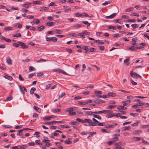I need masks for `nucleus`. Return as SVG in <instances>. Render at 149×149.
Wrapping results in <instances>:
<instances>
[{
	"instance_id": "nucleus-1",
	"label": "nucleus",
	"mask_w": 149,
	"mask_h": 149,
	"mask_svg": "<svg viewBox=\"0 0 149 149\" xmlns=\"http://www.w3.org/2000/svg\"><path fill=\"white\" fill-rule=\"evenodd\" d=\"M84 123H89V125L90 126H95L97 125L96 123H95L92 122V120L89 119H84Z\"/></svg>"
},
{
	"instance_id": "nucleus-2",
	"label": "nucleus",
	"mask_w": 149,
	"mask_h": 149,
	"mask_svg": "<svg viewBox=\"0 0 149 149\" xmlns=\"http://www.w3.org/2000/svg\"><path fill=\"white\" fill-rule=\"evenodd\" d=\"M53 72H56L58 73H61L65 75H68V74L64 70L60 68H56L52 70Z\"/></svg>"
},
{
	"instance_id": "nucleus-3",
	"label": "nucleus",
	"mask_w": 149,
	"mask_h": 149,
	"mask_svg": "<svg viewBox=\"0 0 149 149\" xmlns=\"http://www.w3.org/2000/svg\"><path fill=\"white\" fill-rule=\"evenodd\" d=\"M57 38L55 37H46V41L47 42L52 41L54 42H56L57 40Z\"/></svg>"
},
{
	"instance_id": "nucleus-4",
	"label": "nucleus",
	"mask_w": 149,
	"mask_h": 149,
	"mask_svg": "<svg viewBox=\"0 0 149 149\" xmlns=\"http://www.w3.org/2000/svg\"><path fill=\"white\" fill-rule=\"evenodd\" d=\"M59 123L60 124H63L64 123L63 121H56L55 120H54L52 121H51L50 122H47L45 123V124L46 125H51V123Z\"/></svg>"
},
{
	"instance_id": "nucleus-5",
	"label": "nucleus",
	"mask_w": 149,
	"mask_h": 149,
	"mask_svg": "<svg viewBox=\"0 0 149 149\" xmlns=\"http://www.w3.org/2000/svg\"><path fill=\"white\" fill-rule=\"evenodd\" d=\"M130 74L132 77L136 79H137L138 77H141L139 74L136 73H133L132 71L130 72Z\"/></svg>"
},
{
	"instance_id": "nucleus-6",
	"label": "nucleus",
	"mask_w": 149,
	"mask_h": 149,
	"mask_svg": "<svg viewBox=\"0 0 149 149\" xmlns=\"http://www.w3.org/2000/svg\"><path fill=\"white\" fill-rule=\"evenodd\" d=\"M73 111V108L71 107L68 108L67 109L65 110L66 112H68L70 115L73 116L74 114V112H72Z\"/></svg>"
},
{
	"instance_id": "nucleus-7",
	"label": "nucleus",
	"mask_w": 149,
	"mask_h": 149,
	"mask_svg": "<svg viewBox=\"0 0 149 149\" xmlns=\"http://www.w3.org/2000/svg\"><path fill=\"white\" fill-rule=\"evenodd\" d=\"M18 43H19V45L21 46V48L23 49H25L28 48V46L26 45L23 42L18 41Z\"/></svg>"
},
{
	"instance_id": "nucleus-8",
	"label": "nucleus",
	"mask_w": 149,
	"mask_h": 149,
	"mask_svg": "<svg viewBox=\"0 0 149 149\" xmlns=\"http://www.w3.org/2000/svg\"><path fill=\"white\" fill-rule=\"evenodd\" d=\"M117 125V123H113L111 125H107L105 126V127L107 128H113L114 126Z\"/></svg>"
},
{
	"instance_id": "nucleus-9",
	"label": "nucleus",
	"mask_w": 149,
	"mask_h": 149,
	"mask_svg": "<svg viewBox=\"0 0 149 149\" xmlns=\"http://www.w3.org/2000/svg\"><path fill=\"white\" fill-rule=\"evenodd\" d=\"M31 4V3L26 2L22 5V6L26 8H28L30 6V5Z\"/></svg>"
},
{
	"instance_id": "nucleus-10",
	"label": "nucleus",
	"mask_w": 149,
	"mask_h": 149,
	"mask_svg": "<svg viewBox=\"0 0 149 149\" xmlns=\"http://www.w3.org/2000/svg\"><path fill=\"white\" fill-rule=\"evenodd\" d=\"M6 62L7 64L9 65H11L12 64V60L9 56L7 57L6 58Z\"/></svg>"
},
{
	"instance_id": "nucleus-11",
	"label": "nucleus",
	"mask_w": 149,
	"mask_h": 149,
	"mask_svg": "<svg viewBox=\"0 0 149 149\" xmlns=\"http://www.w3.org/2000/svg\"><path fill=\"white\" fill-rule=\"evenodd\" d=\"M54 116H45L43 118L44 120H50L51 118H54Z\"/></svg>"
},
{
	"instance_id": "nucleus-12",
	"label": "nucleus",
	"mask_w": 149,
	"mask_h": 149,
	"mask_svg": "<svg viewBox=\"0 0 149 149\" xmlns=\"http://www.w3.org/2000/svg\"><path fill=\"white\" fill-rule=\"evenodd\" d=\"M125 143L123 141L120 142L115 144L114 146H122L124 145Z\"/></svg>"
},
{
	"instance_id": "nucleus-13",
	"label": "nucleus",
	"mask_w": 149,
	"mask_h": 149,
	"mask_svg": "<svg viewBox=\"0 0 149 149\" xmlns=\"http://www.w3.org/2000/svg\"><path fill=\"white\" fill-rule=\"evenodd\" d=\"M93 102L94 103L98 104L103 103L105 102V101L102 100H101L99 99H97L96 100H94L93 101Z\"/></svg>"
},
{
	"instance_id": "nucleus-14",
	"label": "nucleus",
	"mask_w": 149,
	"mask_h": 149,
	"mask_svg": "<svg viewBox=\"0 0 149 149\" xmlns=\"http://www.w3.org/2000/svg\"><path fill=\"white\" fill-rule=\"evenodd\" d=\"M116 15V13H114L111 15L106 16V18L107 19H111L114 17Z\"/></svg>"
},
{
	"instance_id": "nucleus-15",
	"label": "nucleus",
	"mask_w": 149,
	"mask_h": 149,
	"mask_svg": "<svg viewBox=\"0 0 149 149\" xmlns=\"http://www.w3.org/2000/svg\"><path fill=\"white\" fill-rule=\"evenodd\" d=\"M61 110L59 109L56 108L53 109L51 110V111L54 113H56L59 112L61 111Z\"/></svg>"
},
{
	"instance_id": "nucleus-16",
	"label": "nucleus",
	"mask_w": 149,
	"mask_h": 149,
	"mask_svg": "<svg viewBox=\"0 0 149 149\" xmlns=\"http://www.w3.org/2000/svg\"><path fill=\"white\" fill-rule=\"evenodd\" d=\"M142 132V131L141 130H137L134 131L132 132V134L136 135L138 133H140Z\"/></svg>"
},
{
	"instance_id": "nucleus-17",
	"label": "nucleus",
	"mask_w": 149,
	"mask_h": 149,
	"mask_svg": "<svg viewBox=\"0 0 149 149\" xmlns=\"http://www.w3.org/2000/svg\"><path fill=\"white\" fill-rule=\"evenodd\" d=\"M4 75H5V74H4ZM4 77L6 79H7L8 80H10V81H11L13 79V78L11 77L8 76L7 75H4Z\"/></svg>"
},
{
	"instance_id": "nucleus-18",
	"label": "nucleus",
	"mask_w": 149,
	"mask_h": 149,
	"mask_svg": "<svg viewBox=\"0 0 149 149\" xmlns=\"http://www.w3.org/2000/svg\"><path fill=\"white\" fill-rule=\"evenodd\" d=\"M49 9V8L47 7H46L45 6H43L41 8V9L40 10V11L41 12H43V11H46L47 10Z\"/></svg>"
},
{
	"instance_id": "nucleus-19",
	"label": "nucleus",
	"mask_w": 149,
	"mask_h": 149,
	"mask_svg": "<svg viewBox=\"0 0 149 149\" xmlns=\"http://www.w3.org/2000/svg\"><path fill=\"white\" fill-rule=\"evenodd\" d=\"M45 27L44 25H41L38 27V30L39 31H42L45 29Z\"/></svg>"
},
{
	"instance_id": "nucleus-20",
	"label": "nucleus",
	"mask_w": 149,
	"mask_h": 149,
	"mask_svg": "<svg viewBox=\"0 0 149 149\" xmlns=\"http://www.w3.org/2000/svg\"><path fill=\"white\" fill-rule=\"evenodd\" d=\"M117 109L120 110H125L127 109V108L122 106H119L118 107Z\"/></svg>"
},
{
	"instance_id": "nucleus-21",
	"label": "nucleus",
	"mask_w": 149,
	"mask_h": 149,
	"mask_svg": "<svg viewBox=\"0 0 149 149\" xmlns=\"http://www.w3.org/2000/svg\"><path fill=\"white\" fill-rule=\"evenodd\" d=\"M108 96L114 97L116 96V94L114 93L110 92L108 93Z\"/></svg>"
},
{
	"instance_id": "nucleus-22",
	"label": "nucleus",
	"mask_w": 149,
	"mask_h": 149,
	"mask_svg": "<svg viewBox=\"0 0 149 149\" xmlns=\"http://www.w3.org/2000/svg\"><path fill=\"white\" fill-rule=\"evenodd\" d=\"M3 29L5 31H9L11 30H13V28L11 27H5L3 28Z\"/></svg>"
},
{
	"instance_id": "nucleus-23",
	"label": "nucleus",
	"mask_w": 149,
	"mask_h": 149,
	"mask_svg": "<svg viewBox=\"0 0 149 149\" xmlns=\"http://www.w3.org/2000/svg\"><path fill=\"white\" fill-rule=\"evenodd\" d=\"M130 60L129 58H127L124 60V63H126L127 66H128L130 64V63L128 62V61Z\"/></svg>"
},
{
	"instance_id": "nucleus-24",
	"label": "nucleus",
	"mask_w": 149,
	"mask_h": 149,
	"mask_svg": "<svg viewBox=\"0 0 149 149\" xmlns=\"http://www.w3.org/2000/svg\"><path fill=\"white\" fill-rule=\"evenodd\" d=\"M134 9L133 7H131L128 8L125 10V12H129L132 11Z\"/></svg>"
},
{
	"instance_id": "nucleus-25",
	"label": "nucleus",
	"mask_w": 149,
	"mask_h": 149,
	"mask_svg": "<svg viewBox=\"0 0 149 149\" xmlns=\"http://www.w3.org/2000/svg\"><path fill=\"white\" fill-rule=\"evenodd\" d=\"M130 129H131V127L130 126L124 127L122 128V130L124 131H125L126 130H129Z\"/></svg>"
},
{
	"instance_id": "nucleus-26",
	"label": "nucleus",
	"mask_w": 149,
	"mask_h": 149,
	"mask_svg": "<svg viewBox=\"0 0 149 149\" xmlns=\"http://www.w3.org/2000/svg\"><path fill=\"white\" fill-rule=\"evenodd\" d=\"M14 27L21 28L22 27V25L19 23H17L15 24Z\"/></svg>"
},
{
	"instance_id": "nucleus-27",
	"label": "nucleus",
	"mask_w": 149,
	"mask_h": 149,
	"mask_svg": "<svg viewBox=\"0 0 149 149\" xmlns=\"http://www.w3.org/2000/svg\"><path fill=\"white\" fill-rule=\"evenodd\" d=\"M46 24L49 26H51L54 25V23L51 22H47Z\"/></svg>"
},
{
	"instance_id": "nucleus-28",
	"label": "nucleus",
	"mask_w": 149,
	"mask_h": 149,
	"mask_svg": "<svg viewBox=\"0 0 149 149\" xmlns=\"http://www.w3.org/2000/svg\"><path fill=\"white\" fill-rule=\"evenodd\" d=\"M36 90L35 88L32 87L31 88L30 91V93L32 95L34 93V91Z\"/></svg>"
},
{
	"instance_id": "nucleus-29",
	"label": "nucleus",
	"mask_w": 149,
	"mask_h": 149,
	"mask_svg": "<svg viewBox=\"0 0 149 149\" xmlns=\"http://www.w3.org/2000/svg\"><path fill=\"white\" fill-rule=\"evenodd\" d=\"M33 108L35 110L37 111L39 113L41 112V110L39 108L35 106H34V107H33Z\"/></svg>"
},
{
	"instance_id": "nucleus-30",
	"label": "nucleus",
	"mask_w": 149,
	"mask_h": 149,
	"mask_svg": "<svg viewBox=\"0 0 149 149\" xmlns=\"http://www.w3.org/2000/svg\"><path fill=\"white\" fill-rule=\"evenodd\" d=\"M94 42H96L97 43H99L101 45H102V44H104V42H103L102 41H101L100 40H95Z\"/></svg>"
},
{
	"instance_id": "nucleus-31",
	"label": "nucleus",
	"mask_w": 149,
	"mask_h": 149,
	"mask_svg": "<svg viewBox=\"0 0 149 149\" xmlns=\"http://www.w3.org/2000/svg\"><path fill=\"white\" fill-rule=\"evenodd\" d=\"M86 113L88 115H94V114H95V112L89 111H87Z\"/></svg>"
},
{
	"instance_id": "nucleus-32",
	"label": "nucleus",
	"mask_w": 149,
	"mask_h": 149,
	"mask_svg": "<svg viewBox=\"0 0 149 149\" xmlns=\"http://www.w3.org/2000/svg\"><path fill=\"white\" fill-rule=\"evenodd\" d=\"M22 130H21L18 131V132L17 133V135L18 136H21L23 135V133L22 132Z\"/></svg>"
},
{
	"instance_id": "nucleus-33",
	"label": "nucleus",
	"mask_w": 149,
	"mask_h": 149,
	"mask_svg": "<svg viewBox=\"0 0 149 149\" xmlns=\"http://www.w3.org/2000/svg\"><path fill=\"white\" fill-rule=\"evenodd\" d=\"M83 13L81 14H80L79 13H75V16L78 17H83Z\"/></svg>"
},
{
	"instance_id": "nucleus-34",
	"label": "nucleus",
	"mask_w": 149,
	"mask_h": 149,
	"mask_svg": "<svg viewBox=\"0 0 149 149\" xmlns=\"http://www.w3.org/2000/svg\"><path fill=\"white\" fill-rule=\"evenodd\" d=\"M35 61L37 63L42 62H45L46 61V60L45 59H44L41 58L38 60H37V61L35 60Z\"/></svg>"
},
{
	"instance_id": "nucleus-35",
	"label": "nucleus",
	"mask_w": 149,
	"mask_h": 149,
	"mask_svg": "<svg viewBox=\"0 0 149 149\" xmlns=\"http://www.w3.org/2000/svg\"><path fill=\"white\" fill-rule=\"evenodd\" d=\"M129 50H136V47L131 46L129 48Z\"/></svg>"
},
{
	"instance_id": "nucleus-36",
	"label": "nucleus",
	"mask_w": 149,
	"mask_h": 149,
	"mask_svg": "<svg viewBox=\"0 0 149 149\" xmlns=\"http://www.w3.org/2000/svg\"><path fill=\"white\" fill-rule=\"evenodd\" d=\"M111 1H106L105 2L102 3V5H103V6H106L108 4L111 3Z\"/></svg>"
},
{
	"instance_id": "nucleus-37",
	"label": "nucleus",
	"mask_w": 149,
	"mask_h": 149,
	"mask_svg": "<svg viewBox=\"0 0 149 149\" xmlns=\"http://www.w3.org/2000/svg\"><path fill=\"white\" fill-rule=\"evenodd\" d=\"M45 139H44L42 141V142L43 143H49L50 141L48 139V138L47 137H45Z\"/></svg>"
},
{
	"instance_id": "nucleus-38",
	"label": "nucleus",
	"mask_w": 149,
	"mask_h": 149,
	"mask_svg": "<svg viewBox=\"0 0 149 149\" xmlns=\"http://www.w3.org/2000/svg\"><path fill=\"white\" fill-rule=\"evenodd\" d=\"M12 36L13 37H20L21 36V35L20 33H19L15 35H13Z\"/></svg>"
},
{
	"instance_id": "nucleus-39",
	"label": "nucleus",
	"mask_w": 149,
	"mask_h": 149,
	"mask_svg": "<svg viewBox=\"0 0 149 149\" xmlns=\"http://www.w3.org/2000/svg\"><path fill=\"white\" fill-rule=\"evenodd\" d=\"M114 116H115V115L114 114H112V113H110V114H107L106 116V117H107V118H110Z\"/></svg>"
},
{
	"instance_id": "nucleus-40",
	"label": "nucleus",
	"mask_w": 149,
	"mask_h": 149,
	"mask_svg": "<svg viewBox=\"0 0 149 149\" xmlns=\"http://www.w3.org/2000/svg\"><path fill=\"white\" fill-rule=\"evenodd\" d=\"M82 22L84 24L87 25V26H89L90 25V23L88 22L87 21H82Z\"/></svg>"
},
{
	"instance_id": "nucleus-41",
	"label": "nucleus",
	"mask_w": 149,
	"mask_h": 149,
	"mask_svg": "<svg viewBox=\"0 0 149 149\" xmlns=\"http://www.w3.org/2000/svg\"><path fill=\"white\" fill-rule=\"evenodd\" d=\"M86 67L85 64H83L82 65V69L81 70V72H84V71L86 68Z\"/></svg>"
},
{
	"instance_id": "nucleus-42",
	"label": "nucleus",
	"mask_w": 149,
	"mask_h": 149,
	"mask_svg": "<svg viewBox=\"0 0 149 149\" xmlns=\"http://www.w3.org/2000/svg\"><path fill=\"white\" fill-rule=\"evenodd\" d=\"M55 32L57 34H61L62 33V32L61 30L58 29H56L55 30Z\"/></svg>"
},
{
	"instance_id": "nucleus-43",
	"label": "nucleus",
	"mask_w": 149,
	"mask_h": 149,
	"mask_svg": "<svg viewBox=\"0 0 149 149\" xmlns=\"http://www.w3.org/2000/svg\"><path fill=\"white\" fill-rule=\"evenodd\" d=\"M111 111L109 110H102V113H104L105 114L109 113L111 112Z\"/></svg>"
},
{
	"instance_id": "nucleus-44",
	"label": "nucleus",
	"mask_w": 149,
	"mask_h": 149,
	"mask_svg": "<svg viewBox=\"0 0 149 149\" xmlns=\"http://www.w3.org/2000/svg\"><path fill=\"white\" fill-rule=\"evenodd\" d=\"M132 26L133 29H136L138 26V25L136 24H132Z\"/></svg>"
},
{
	"instance_id": "nucleus-45",
	"label": "nucleus",
	"mask_w": 149,
	"mask_h": 149,
	"mask_svg": "<svg viewBox=\"0 0 149 149\" xmlns=\"http://www.w3.org/2000/svg\"><path fill=\"white\" fill-rule=\"evenodd\" d=\"M42 2L39 1H33V3L34 4H40Z\"/></svg>"
},
{
	"instance_id": "nucleus-46",
	"label": "nucleus",
	"mask_w": 149,
	"mask_h": 149,
	"mask_svg": "<svg viewBox=\"0 0 149 149\" xmlns=\"http://www.w3.org/2000/svg\"><path fill=\"white\" fill-rule=\"evenodd\" d=\"M93 117L97 118L99 119L100 120L101 119V117L98 115H95L93 116Z\"/></svg>"
},
{
	"instance_id": "nucleus-47",
	"label": "nucleus",
	"mask_w": 149,
	"mask_h": 149,
	"mask_svg": "<svg viewBox=\"0 0 149 149\" xmlns=\"http://www.w3.org/2000/svg\"><path fill=\"white\" fill-rule=\"evenodd\" d=\"M40 141L39 140H37L35 141V143L37 144H39L40 145H42V143L40 142Z\"/></svg>"
},
{
	"instance_id": "nucleus-48",
	"label": "nucleus",
	"mask_w": 149,
	"mask_h": 149,
	"mask_svg": "<svg viewBox=\"0 0 149 149\" xmlns=\"http://www.w3.org/2000/svg\"><path fill=\"white\" fill-rule=\"evenodd\" d=\"M33 21L35 23L38 24L40 23V20L38 19H33Z\"/></svg>"
},
{
	"instance_id": "nucleus-49",
	"label": "nucleus",
	"mask_w": 149,
	"mask_h": 149,
	"mask_svg": "<svg viewBox=\"0 0 149 149\" xmlns=\"http://www.w3.org/2000/svg\"><path fill=\"white\" fill-rule=\"evenodd\" d=\"M84 33L83 32L80 33L78 34V35L79 36H80L81 37V38L83 39L84 38Z\"/></svg>"
},
{
	"instance_id": "nucleus-50",
	"label": "nucleus",
	"mask_w": 149,
	"mask_h": 149,
	"mask_svg": "<svg viewBox=\"0 0 149 149\" xmlns=\"http://www.w3.org/2000/svg\"><path fill=\"white\" fill-rule=\"evenodd\" d=\"M131 15L136 17H139V14L134 13H132L131 14Z\"/></svg>"
},
{
	"instance_id": "nucleus-51",
	"label": "nucleus",
	"mask_w": 149,
	"mask_h": 149,
	"mask_svg": "<svg viewBox=\"0 0 149 149\" xmlns=\"http://www.w3.org/2000/svg\"><path fill=\"white\" fill-rule=\"evenodd\" d=\"M18 87H19L20 91L21 92L22 94H24V92L23 91V88H22V87L21 86L19 85H18Z\"/></svg>"
},
{
	"instance_id": "nucleus-52",
	"label": "nucleus",
	"mask_w": 149,
	"mask_h": 149,
	"mask_svg": "<svg viewBox=\"0 0 149 149\" xmlns=\"http://www.w3.org/2000/svg\"><path fill=\"white\" fill-rule=\"evenodd\" d=\"M13 45L16 47H19V43H18V42L17 43H16V42H14L13 44Z\"/></svg>"
},
{
	"instance_id": "nucleus-53",
	"label": "nucleus",
	"mask_w": 149,
	"mask_h": 149,
	"mask_svg": "<svg viewBox=\"0 0 149 149\" xmlns=\"http://www.w3.org/2000/svg\"><path fill=\"white\" fill-rule=\"evenodd\" d=\"M136 21V20L134 19H128L127 20V22H135Z\"/></svg>"
},
{
	"instance_id": "nucleus-54",
	"label": "nucleus",
	"mask_w": 149,
	"mask_h": 149,
	"mask_svg": "<svg viewBox=\"0 0 149 149\" xmlns=\"http://www.w3.org/2000/svg\"><path fill=\"white\" fill-rule=\"evenodd\" d=\"M134 139H136L135 140V141H139V140H143V138H141V137H134Z\"/></svg>"
},
{
	"instance_id": "nucleus-55",
	"label": "nucleus",
	"mask_w": 149,
	"mask_h": 149,
	"mask_svg": "<svg viewBox=\"0 0 149 149\" xmlns=\"http://www.w3.org/2000/svg\"><path fill=\"white\" fill-rule=\"evenodd\" d=\"M122 103H123V105L124 106H128L129 104H128L127 102L125 101H123Z\"/></svg>"
},
{
	"instance_id": "nucleus-56",
	"label": "nucleus",
	"mask_w": 149,
	"mask_h": 149,
	"mask_svg": "<svg viewBox=\"0 0 149 149\" xmlns=\"http://www.w3.org/2000/svg\"><path fill=\"white\" fill-rule=\"evenodd\" d=\"M81 49H83L84 50L86 51H87L89 50L88 47L87 46H85L84 47H82Z\"/></svg>"
},
{
	"instance_id": "nucleus-57",
	"label": "nucleus",
	"mask_w": 149,
	"mask_h": 149,
	"mask_svg": "<svg viewBox=\"0 0 149 149\" xmlns=\"http://www.w3.org/2000/svg\"><path fill=\"white\" fill-rule=\"evenodd\" d=\"M29 70L30 71H32L33 70H35L36 69L33 66H30L29 67Z\"/></svg>"
},
{
	"instance_id": "nucleus-58",
	"label": "nucleus",
	"mask_w": 149,
	"mask_h": 149,
	"mask_svg": "<svg viewBox=\"0 0 149 149\" xmlns=\"http://www.w3.org/2000/svg\"><path fill=\"white\" fill-rule=\"evenodd\" d=\"M78 102L79 104L82 105H85L86 104V101L85 102H80L78 101Z\"/></svg>"
},
{
	"instance_id": "nucleus-59",
	"label": "nucleus",
	"mask_w": 149,
	"mask_h": 149,
	"mask_svg": "<svg viewBox=\"0 0 149 149\" xmlns=\"http://www.w3.org/2000/svg\"><path fill=\"white\" fill-rule=\"evenodd\" d=\"M149 127V125H143L142 127L141 128L143 129H145L148 128Z\"/></svg>"
},
{
	"instance_id": "nucleus-60",
	"label": "nucleus",
	"mask_w": 149,
	"mask_h": 149,
	"mask_svg": "<svg viewBox=\"0 0 149 149\" xmlns=\"http://www.w3.org/2000/svg\"><path fill=\"white\" fill-rule=\"evenodd\" d=\"M65 93L64 92L63 93H62L60 95L59 97H58V98L59 99L60 98H61L63 96H64V95H65Z\"/></svg>"
},
{
	"instance_id": "nucleus-61",
	"label": "nucleus",
	"mask_w": 149,
	"mask_h": 149,
	"mask_svg": "<svg viewBox=\"0 0 149 149\" xmlns=\"http://www.w3.org/2000/svg\"><path fill=\"white\" fill-rule=\"evenodd\" d=\"M115 21H116V23H118L120 24H121V19H115Z\"/></svg>"
},
{
	"instance_id": "nucleus-62",
	"label": "nucleus",
	"mask_w": 149,
	"mask_h": 149,
	"mask_svg": "<svg viewBox=\"0 0 149 149\" xmlns=\"http://www.w3.org/2000/svg\"><path fill=\"white\" fill-rule=\"evenodd\" d=\"M71 143V142L69 140H66L64 141V143L67 144H70Z\"/></svg>"
},
{
	"instance_id": "nucleus-63",
	"label": "nucleus",
	"mask_w": 149,
	"mask_h": 149,
	"mask_svg": "<svg viewBox=\"0 0 149 149\" xmlns=\"http://www.w3.org/2000/svg\"><path fill=\"white\" fill-rule=\"evenodd\" d=\"M94 93L97 94H101L102 93V92L100 91H95L94 92Z\"/></svg>"
},
{
	"instance_id": "nucleus-64",
	"label": "nucleus",
	"mask_w": 149,
	"mask_h": 149,
	"mask_svg": "<svg viewBox=\"0 0 149 149\" xmlns=\"http://www.w3.org/2000/svg\"><path fill=\"white\" fill-rule=\"evenodd\" d=\"M26 146L25 145H22L20 147V149H25L26 148Z\"/></svg>"
}]
</instances>
